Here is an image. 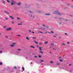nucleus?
<instances>
[{"instance_id": "nucleus-2", "label": "nucleus", "mask_w": 73, "mask_h": 73, "mask_svg": "<svg viewBox=\"0 0 73 73\" xmlns=\"http://www.w3.org/2000/svg\"><path fill=\"white\" fill-rule=\"evenodd\" d=\"M4 13H6V14H8V15H9V13L8 11H4Z\"/></svg>"}, {"instance_id": "nucleus-4", "label": "nucleus", "mask_w": 73, "mask_h": 73, "mask_svg": "<svg viewBox=\"0 0 73 73\" xmlns=\"http://www.w3.org/2000/svg\"><path fill=\"white\" fill-rule=\"evenodd\" d=\"M45 33H51L48 32V31H46L45 32Z\"/></svg>"}, {"instance_id": "nucleus-37", "label": "nucleus", "mask_w": 73, "mask_h": 73, "mask_svg": "<svg viewBox=\"0 0 73 73\" xmlns=\"http://www.w3.org/2000/svg\"><path fill=\"white\" fill-rule=\"evenodd\" d=\"M17 19H19V20H20V18L17 17Z\"/></svg>"}, {"instance_id": "nucleus-44", "label": "nucleus", "mask_w": 73, "mask_h": 73, "mask_svg": "<svg viewBox=\"0 0 73 73\" xmlns=\"http://www.w3.org/2000/svg\"><path fill=\"white\" fill-rule=\"evenodd\" d=\"M53 37H56V36H55L54 35L53 36Z\"/></svg>"}, {"instance_id": "nucleus-42", "label": "nucleus", "mask_w": 73, "mask_h": 73, "mask_svg": "<svg viewBox=\"0 0 73 73\" xmlns=\"http://www.w3.org/2000/svg\"><path fill=\"white\" fill-rule=\"evenodd\" d=\"M32 33H35V32H33V31H32Z\"/></svg>"}, {"instance_id": "nucleus-7", "label": "nucleus", "mask_w": 73, "mask_h": 73, "mask_svg": "<svg viewBox=\"0 0 73 73\" xmlns=\"http://www.w3.org/2000/svg\"><path fill=\"white\" fill-rule=\"evenodd\" d=\"M39 50L40 51H41L42 50V47H39Z\"/></svg>"}, {"instance_id": "nucleus-43", "label": "nucleus", "mask_w": 73, "mask_h": 73, "mask_svg": "<svg viewBox=\"0 0 73 73\" xmlns=\"http://www.w3.org/2000/svg\"><path fill=\"white\" fill-rule=\"evenodd\" d=\"M33 38H34V39H36V38H35V37H33Z\"/></svg>"}, {"instance_id": "nucleus-13", "label": "nucleus", "mask_w": 73, "mask_h": 73, "mask_svg": "<svg viewBox=\"0 0 73 73\" xmlns=\"http://www.w3.org/2000/svg\"><path fill=\"white\" fill-rule=\"evenodd\" d=\"M26 39H27V40H29V38H28V37H26Z\"/></svg>"}, {"instance_id": "nucleus-62", "label": "nucleus", "mask_w": 73, "mask_h": 73, "mask_svg": "<svg viewBox=\"0 0 73 73\" xmlns=\"http://www.w3.org/2000/svg\"><path fill=\"white\" fill-rule=\"evenodd\" d=\"M58 65H59V64L58 63Z\"/></svg>"}, {"instance_id": "nucleus-29", "label": "nucleus", "mask_w": 73, "mask_h": 73, "mask_svg": "<svg viewBox=\"0 0 73 73\" xmlns=\"http://www.w3.org/2000/svg\"><path fill=\"white\" fill-rule=\"evenodd\" d=\"M51 32L52 33H54V32H53V31H51Z\"/></svg>"}, {"instance_id": "nucleus-59", "label": "nucleus", "mask_w": 73, "mask_h": 73, "mask_svg": "<svg viewBox=\"0 0 73 73\" xmlns=\"http://www.w3.org/2000/svg\"><path fill=\"white\" fill-rule=\"evenodd\" d=\"M61 58V56H60V57H59V58Z\"/></svg>"}, {"instance_id": "nucleus-40", "label": "nucleus", "mask_w": 73, "mask_h": 73, "mask_svg": "<svg viewBox=\"0 0 73 73\" xmlns=\"http://www.w3.org/2000/svg\"><path fill=\"white\" fill-rule=\"evenodd\" d=\"M43 61H44V60H40L41 62H43Z\"/></svg>"}, {"instance_id": "nucleus-36", "label": "nucleus", "mask_w": 73, "mask_h": 73, "mask_svg": "<svg viewBox=\"0 0 73 73\" xmlns=\"http://www.w3.org/2000/svg\"><path fill=\"white\" fill-rule=\"evenodd\" d=\"M29 12H30V13H33V12H31V11H29Z\"/></svg>"}, {"instance_id": "nucleus-5", "label": "nucleus", "mask_w": 73, "mask_h": 73, "mask_svg": "<svg viewBox=\"0 0 73 73\" xmlns=\"http://www.w3.org/2000/svg\"><path fill=\"white\" fill-rule=\"evenodd\" d=\"M9 17H10V18H11V19H13V20L14 19V18L11 16H9Z\"/></svg>"}, {"instance_id": "nucleus-57", "label": "nucleus", "mask_w": 73, "mask_h": 73, "mask_svg": "<svg viewBox=\"0 0 73 73\" xmlns=\"http://www.w3.org/2000/svg\"><path fill=\"white\" fill-rule=\"evenodd\" d=\"M61 23H61V22H60V24H61Z\"/></svg>"}, {"instance_id": "nucleus-11", "label": "nucleus", "mask_w": 73, "mask_h": 73, "mask_svg": "<svg viewBox=\"0 0 73 73\" xmlns=\"http://www.w3.org/2000/svg\"><path fill=\"white\" fill-rule=\"evenodd\" d=\"M3 4H4V5L5 4V2L4 1H3Z\"/></svg>"}, {"instance_id": "nucleus-51", "label": "nucleus", "mask_w": 73, "mask_h": 73, "mask_svg": "<svg viewBox=\"0 0 73 73\" xmlns=\"http://www.w3.org/2000/svg\"><path fill=\"white\" fill-rule=\"evenodd\" d=\"M65 21H68V20L67 19H66V20H65Z\"/></svg>"}, {"instance_id": "nucleus-31", "label": "nucleus", "mask_w": 73, "mask_h": 73, "mask_svg": "<svg viewBox=\"0 0 73 73\" xmlns=\"http://www.w3.org/2000/svg\"><path fill=\"white\" fill-rule=\"evenodd\" d=\"M17 50H19V51H20V50H21V49H18Z\"/></svg>"}, {"instance_id": "nucleus-48", "label": "nucleus", "mask_w": 73, "mask_h": 73, "mask_svg": "<svg viewBox=\"0 0 73 73\" xmlns=\"http://www.w3.org/2000/svg\"><path fill=\"white\" fill-rule=\"evenodd\" d=\"M37 46L38 48V46H39L38 45H37Z\"/></svg>"}, {"instance_id": "nucleus-1", "label": "nucleus", "mask_w": 73, "mask_h": 73, "mask_svg": "<svg viewBox=\"0 0 73 73\" xmlns=\"http://www.w3.org/2000/svg\"><path fill=\"white\" fill-rule=\"evenodd\" d=\"M53 13L54 14H58V15H62V13H61L60 14L59 13H58V11H54L53 12Z\"/></svg>"}, {"instance_id": "nucleus-21", "label": "nucleus", "mask_w": 73, "mask_h": 73, "mask_svg": "<svg viewBox=\"0 0 73 73\" xmlns=\"http://www.w3.org/2000/svg\"><path fill=\"white\" fill-rule=\"evenodd\" d=\"M45 27H46V28H49V27H48V26H45Z\"/></svg>"}, {"instance_id": "nucleus-41", "label": "nucleus", "mask_w": 73, "mask_h": 73, "mask_svg": "<svg viewBox=\"0 0 73 73\" xmlns=\"http://www.w3.org/2000/svg\"><path fill=\"white\" fill-rule=\"evenodd\" d=\"M5 37H6V38H8V36H5Z\"/></svg>"}, {"instance_id": "nucleus-46", "label": "nucleus", "mask_w": 73, "mask_h": 73, "mask_svg": "<svg viewBox=\"0 0 73 73\" xmlns=\"http://www.w3.org/2000/svg\"><path fill=\"white\" fill-rule=\"evenodd\" d=\"M70 65H72V64H69V66H70Z\"/></svg>"}, {"instance_id": "nucleus-60", "label": "nucleus", "mask_w": 73, "mask_h": 73, "mask_svg": "<svg viewBox=\"0 0 73 73\" xmlns=\"http://www.w3.org/2000/svg\"><path fill=\"white\" fill-rule=\"evenodd\" d=\"M33 54H34V53H33Z\"/></svg>"}, {"instance_id": "nucleus-58", "label": "nucleus", "mask_w": 73, "mask_h": 73, "mask_svg": "<svg viewBox=\"0 0 73 73\" xmlns=\"http://www.w3.org/2000/svg\"><path fill=\"white\" fill-rule=\"evenodd\" d=\"M31 64H32V62H31Z\"/></svg>"}, {"instance_id": "nucleus-17", "label": "nucleus", "mask_w": 73, "mask_h": 73, "mask_svg": "<svg viewBox=\"0 0 73 73\" xmlns=\"http://www.w3.org/2000/svg\"><path fill=\"white\" fill-rule=\"evenodd\" d=\"M38 32V33H41V34H43V33H42V32L41 31L39 32Z\"/></svg>"}, {"instance_id": "nucleus-45", "label": "nucleus", "mask_w": 73, "mask_h": 73, "mask_svg": "<svg viewBox=\"0 0 73 73\" xmlns=\"http://www.w3.org/2000/svg\"><path fill=\"white\" fill-rule=\"evenodd\" d=\"M29 32H31V30H29Z\"/></svg>"}, {"instance_id": "nucleus-28", "label": "nucleus", "mask_w": 73, "mask_h": 73, "mask_svg": "<svg viewBox=\"0 0 73 73\" xmlns=\"http://www.w3.org/2000/svg\"><path fill=\"white\" fill-rule=\"evenodd\" d=\"M17 36H19V37H20V36H21V35H17Z\"/></svg>"}, {"instance_id": "nucleus-52", "label": "nucleus", "mask_w": 73, "mask_h": 73, "mask_svg": "<svg viewBox=\"0 0 73 73\" xmlns=\"http://www.w3.org/2000/svg\"><path fill=\"white\" fill-rule=\"evenodd\" d=\"M59 38H61L60 37H59Z\"/></svg>"}, {"instance_id": "nucleus-24", "label": "nucleus", "mask_w": 73, "mask_h": 73, "mask_svg": "<svg viewBox=\"0 0 73 73\" xmlns=\"http://www.w3.org/2000/svg\"><path fill=\"white\" fill-rule=\"evenodd\" d=\"M50 63H51V64H52V63H53V62L52 61H50Z\"/></svg>"}, {"instance_id": "nucleus-30", "label": "nucleus", "mask_w": 73, "mask_h": 73, "mask_svg": "<svg viewBox=\"0 0 73 73\" xmlns=\"http://www.w3.org/2000/svg\"><path fill=\"white\" fill-rule=\"evenodd\" d=\"M11 5H13V3H11Z\"/></svg>"}, {"instance_id": "nucleus-35", "label": "nucleus", "mask_w": 73, "mask_h": 73, "mask_svg": "<svg viewBox=\"0 0 73 73\" xmlns=\"http://www.w3.org/2000/svg\"><path fill=\"white\" fill-rule=\"evenodd\" d=\"M13 45H15V44H16V43L14 42L13 43Z\"/></svg>"}, {"instance_id": "nucleus-49", "label": "nucleus", "mask_w": 73, "mask_h": 73, "mask_svg": "<svg viewBox=\"0 0 73 73\" xmlns=\"http://www.w3.org/2000/svg\"><path fill=\"white\" fill-rule=\"evenodd\" d=\"M43 27H45V25H43Z\"/></svg>"}, {"instance_id": "nucleus-15", "label": "nucleus", "mask_w": 73, "mask_h": 73, "mask_svg": "<svg viewBox=\"0 0 73 73\" xmlns=\"http://www.w3.org/2000/svg\"><path fill=\"white\" fill-rule=\"evenodd\" d=\"M22 69H23V71H24V70H25V69H24V68L23 67H22Z\"/></svg>"}, {"instance_id": "nucleus-47", "label": "nucleus", "mask_w": 73, "mask_h": 73, "mask_svg": "<svg viewBox=\"0 0 73 73\" xmlns=\"http://www.w3.org/2000/svg\"><path fill=\"white\" fill-rule=\"evenodd\" d=\"M5 19H6V20H8V18H5Z\"/></svg>"}, {"instance_id": "nucleus-54", "label": "nucleus", "mask_w": 73, "mask_h": 73, "mask_svg": "<svg viewBox=\"0 0 73 73\" xmlns=\"http://www.w3.org/2000/svg\"><path fill=\"white\" fill-rule=\"evenodd\" d=\"M4 28H6V27H4Z\"/></svg>"}, {"instance_id": "nucleus-25", "label": "nucleus", "mask_w": 73, "mask_h": 73, "mask_svg": "<svg viewBox=\"0 0 73 73\" xmlns=\"http://www.w3.org/2000/svg\"><path fill=\"white\" fill-rule=\"evenodd\" d=\"M39 45H42V43H39Z\"/></svg>"}, {"instance_id": "nucleus-50", "label": "nucleus", "mask_w": 73, "mask_h": 73, "mask_svg": "<svg viewBox=\"0 0 73 73\" xmlns=\"http://www.w3.org/2000/svg\"><path fill=\"white\" fill-rule=\"evenodd\" d=\"M35 58H37V56H35Z\"/></svg>"}, {"instance_id": "nucleus-64", "label": "nucleus", "mask_w": 73, "mask_h": 73, "mask_svg": "<svg viewBox=\"0 0 73 73\" xmlns=\"http://www.w3.org/2000/svg\"><path fill=\"white\" fill-rule=\"evenodd\" d=\"M72 42H73V41H72Z\"/></svg>"}, {"instance_id": "nucleus-27", "label": "nucleus", "mask_w": 73, "mask_h": 73, "mask_svg": "<svg viewBox=\"0 0 73 73\" xmlns=\"http://www.w3.org/2000/svg\"><path fill=\"white\" fill-rule=\"evenodd\" d=\"M60 62H62V60H61V59H60Z\"/></svg>"}, {"instance_id": "nucleus-61", "label": "nucleus", "mask_w": 73, "mask_h": 73, "mask_svg": "<svg viewBox=\"0 0 73 73\" xmlns=\"http://www.w3.org/2000/svg\"><path fill=\"white\" fill-rule=\"evenodd\" d=\"M71 17H72L73 16H72V15H71Z\"/></svg>"}, {"instance_id": "nucleus-33", "label": "nucleus", "mask_w": 73, "mask_h": 73, "mask_svg": "<svg viewBox=\"0 0 73 73\" xmlns=\"http://www.w3.org/2000/svg\"><path fill=\"white\" fill-rule=\"evenodd\" d=\"M39 58H41V56H39Z\"/></svg>"}, {"instance_id": "nucleus-39", "label": "nucleus", "mask_w": 73, "mask_h": 73, "mask_svg": "<svg viewBox=\"0 0 73 73\" xmlns=\"http://www.w3.org/2000/svg\"><path fill=\"white\" fill-rule=\"evenodd\" d=\"M53 49H54V50H56V49L54 48H53Z\"/></svg>"}, {"instance_id": "nucleus-34", "label": "nucleus", "mask_w": 73, "mask_h": 73, "mask_svg": "<svg viewBox=\"0 0 73 73\" xmlns=\"http://www.w3.org/2000/svg\"><path fill=\"white\" fill-rule=\"evenodd\" d=\"M22 24H19V23L18 24V25H22Z\"/></svg>"}, {"instance_id": "nucleus-32", "label": "nucleus", "mask_w": 73, "mask_h": 73, "mask_svg": "<svg viewBox=\"0 0 73 73\" xmlns=\"http://www.w3.org/2000/svg\"><path fill=\"white\" fill-rule=\"evenodd\" d=\"M7 1L8 2V3H10V2H9V1L8 0H7Z\"/></svg>"}, {"instance_id": "nucleus-56", "label": "nucleus", "mask_w": 73, "mask_h": 73, "mask_svg": "<svg viewBox=\"0 0 73 73\" xmlns=\"http://www.w3.org/2000/svg\"><path fill=\"white\" fill-rule=\"evenodd\" d=\"M67 43V44H69L70 43L69 42H68Z\"/></svg>"}, {"instance_id": "nucleus-10", "label": "nucleus", "mask_w": 73, "mask_h": 73, "mask_svg": "<svg viewBox=\"0 0 73 73\" xmlns=\"http://www.w3.org/2000/svg\"><path fill=\"white\" fill-rule=\"evenodd\" d=\"M39 52L40 53H41L42 54H43V52L42 51H39Z\"/></svg>"}, {"instance_id": "nucleus-19", "label": "nucleus", "mask_w": 73, "mask_h": 73, "mask_svg": "<svg viewBox=\"0 0 73 73\" xmlns=\"http://www.w3.org/2000/svg\"><path fill=\"white\" fill-rule=\"evenodd\" d=\"M10 46H11V47H13V46H14V45H10Z\"/></svg>"}, {"instance_id": "nucleus-38", "label": "nucleus", "mask_w": 73, "mask_h": 73, "mask_svg": "<svg viewBox=\"0 0 73 73\" xmlns=\"http://www.w3.org/2000/svg\"><path fill=\"white\" fill-rule=\"evenodd\" d=\"M12 24H14V22L12 21Z\"/></svg>"}, {"instance_id": "nucleus-9", "label": "nucleus", "mask_w": 73, "mask_h": 73, "mask_svg": "<svg viewBox=\"0 0 73 73\" xmlns=\"http://www.w3.org/2000/svg\"><path fill=\"white\" fill-rule=\"evenodd\" d=\"M31 17L32 18V19H35V17H34V16H33L32 17V15H31Z\"/></svg>"}, {"instance_id": "nucleus-53", "label": "nucleus", "mask_w": 73, "mask_h": 73, "mask_svg": "<svg viewBox=\"0 0 73 73\" xmlns=\"http://www.w3.org/2000/svg\"><path fill=\"white\" fill-rule=\"evenodd\" d=\"M70 72H72V70H70Z\"/></svg>"}, {"instance_id": "nucleus-14", "label": "nucleus", "mask_w": 73, "mask_h": 73, "mask_svg": "<svg viewBox=\"0 0 73 73\" xmlns=\"http://www.w3.org/2000/svg\"><path fill=\"white\" fill-rule=\"evenodd\" d=\"M34 42H35L36 44H38V42H37L35 40L34 41Z\"/></svg>"}, {"instance_id": "nucleus-63", "label": "nucleus", "mask_w": 73, "mask_h": 73, "mask_svg": "<svg viewBox=\"0 0 73 73\" xmlns=\"http://www.w3.org/2000/svg\"><path fill=\"white\" fill-rule=\"evenodd\" d=\"M55 35H57V34H55Z\"/></svg>"}, {"instance_id": "nucleus-55", "label": "nucleus", "mask_w": 73, "mask_h": 73, "mask_svg": "<svg viewBox=\"0 0 73 73\" xmlns=\"http://www.w3.org/2000/svg\"><path fill=\"white\" fill-rule=\"evenodd\" d=\"M65 35H67V34L66 33H65Z\"/></svg>"}, {"instance_id": "nucleus-12", "label": "nucleus", "mask_w": 73, "mask_h": 73, "mask_svg": "<svg viewBox=\"0 0 73 73\" xmlns=\"http://www.w3.org/2000/svg\"><path fill=\"white\" fill-rule=\"evenodd\" d=\"M62 45H64V46H65L66 45V44H65V43H62Z\"/></svg>"}, {"instance_id": "nucleus-22", "label": "nucleus", "mask_w": 73, "mask_h": 73, "mask_svg": "<svg viewBox=\"0 0 73 73\" xmlns=\"http://www.w3.org/2000/svg\"><path fill=\"white\" fill-rule=\"evenodd\" d=\"M46 15H50V14H46Z\"/></svg>"}, {"instance_id": "nucleus-18", "label": "nucleus", "mask_w": 73, "mask_h": 73, "mask_svg": "<svg viewBox=\"0 0 73 73\" xmlns=\"http://www.w3.org/2000/svg\"><path fill=\"white\" fill-rule=\"evenodd\" d=\"M50 44L51 45H54V43H51Z\"/></svg>"}, {"instance_id": "nucleus-6", "label": "nucleus", "mask_w": 73, "mask_h": 73, "mask_svg": "<svg viewBox=\"0 0 73 73\" xmlns=\"http://www.w3.org/2000/svg\"><path fill=\"white\" fill-rule=\"evenodd\" d=\"M44 43L45 44H48V41L44 42Z\"/></svg>"}, {"instance_id": "nucleus-8", "label": "nucleus", "mask_w": 73, "mask_h": 73, "mask_svg": "<svg viewBox=\"0 0 73 73\" xmlns=\"http://www.w3.org/2000/svg\"><path fill=\"white\" fill-rule=\"evenodd\" d=\"M31 47L32 48H33V49H35V47H34L33 46H31Z\"/></svg>"}, {"instance_id": "nucleus-3", "label": "nucleus", "mask_w": 73, "mask_h": 73, "mask_svg": "<svg viewBox=\"0 0 73 73\" xmlns=\"http://www.w3.org/2000/svg\"><path fill=\"white\" fill-rule=\"evenodd\" d=\"M11 28L6 29L7 31H11Z\"/></svg>"}, {"instance_id": "nucleus-20", "label": "nucleus", "mask_w": 73, "mask_h": 73, "mask_svg": "<svg viewBox=\"0 0 73 73\" xmlns=\"http://www.w3.org/2000/svg\"><path fill=\"white\" fill-rule=\"evenodd\" d=\"M13 68H15V69H17V67H16V66H15Z\"/></svg>"}, {"instance_id": "nucleus-16", "label": "nucleus", "mask_w": 73, "mask_h": 73, "mask_svg": "<svg viewBox=\"0 0 73 73\" xmlns=\"http://www.w3.org/2000/svg\"><path fill=\"white\" fill-rule=\"evenodd\" d=\"M3 65V63L2 62H1L0 63V65Z\"/></svg>"}, {"instance_id": "nucleus-26", "label": "nucleus", "mask_w": 73, "mask_h": 73, "mask_svg": "<svg viewBox=\"0 0 73 73\" xmlns=\"http://www.w3.org/2000/svg\"><path fill=\"white\" fill-rule=\"evenodd\" d=\"M3 53V51H0V53Z\"/></svg>"}, {"instance_id": "nucleus-23", "label": "nucleus", "mask_w": 73, "mask_h": 73, "mask_svg": "<svg viewBox=\"0 0 73 73\" xmlns=\"http://www.w3.org/2000/svg\"><path fill=\"white\" fill-rule=\"evenodd\" d=\"M20 4H21V3H17V4L19 5H20Z\"/></svg>"}]
</instances>
